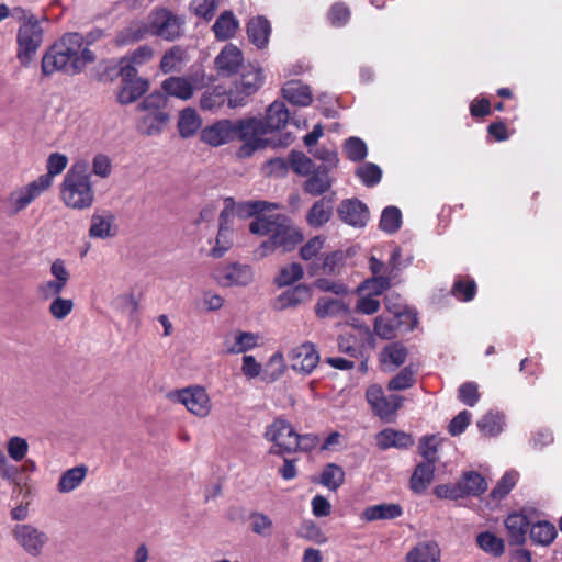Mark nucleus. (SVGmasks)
Returning <instances> with one entry per match:
<instances>
[{
  "label": "nucleus",
  "mask_w": 562,
  "mask_h": 562,
  "mask_svg": "<svg viewBox=\"0 0 562 562\" xmlns=\"http://www.w3.org/2000/svg\"><path fill=\"white\" fill-rule=\"evenodd\" d=\"M220 5V0H192L190 10L205 22L211 21Z\"/></svg>",
  "instance_id": "obj_57"
},
{
  "label": "nucleus",
  "mask_w": 562,
  "mask_h": 562,
  "mask_svg": "<svg viewBox=\"0 0 562 562\" xmlns=\"http://www.w3.org/2000/svg\"><path fill=\"white\" fill-rule=\"evenodd\" d=\"M355 175L366 187L372 188L380 183L382 169L376 164L364 162L356 169Z\"/></svg>",
  "instance_id": "obj_51"
},
{
  "label": "nucleus",
  "mask_w": 562,
  "mask_h": 562,
  "mask_svg": "<svg viewBox=\"0 0 562 562\" xmlns=\"http://www.w3.org/2000/svg\"><path fill=\"white\" fill-rule=\"evenodd\" d=\"M2 479L9 480L13 484V497H21V501L30 498L31 490L27 484V476L19 472L18 467L11 465L2 457Z\"/></svg>",
  "instance_id": "obj_25"
},
{
  "label": "nucleus",
  "mask_w": 562,
  "mask_h": 562,
  "mask_svg": "<svg viewBox=\"0 0 562 562\" xmlns=\"http://www.w3.org/2000/svg\"><path fill=\"white\" fill-rule=\"evenodd\" d=\"M282 95L290 103L299 106H307L313 101L312 91L301 80H289L283 85Z\"/></svg>",
  "instance_id": "obj_26"
},
{
  "label": "nucleus",
  "mask_w": 562,
  "mask_h": 562,
  "mask_svg": "<svg viewBox=\"0 0 562 562\" xmlns=\"http://www.w3.org/2000/svg\"><path fill=\"white\" fill-rule=\"evenodd\" d=\"M366 398L374 415L386 423L394 419L404 402V397L401 395H385L382 386L379 384H372L367 389Z\"/></svg>",
  "instance_id": "obj_7"
},
{
  "label": "nucleus",
  "mask_w": 562,
  "mask_h": 562,
  "mask_svg": "<svg viewBox=\"0 0 562 562\" xmlns=\"http://www.w3.org/2000/svg\"><path fill=\"white\" fill-rule=\"evenodd\" d=\"M337 214L345 224L358 228L364 227L370 217L367 204L357 198L342 200L337 207Z\"/></svg>",
  "instance_id": "obj_14"
},
{
  "label": "nucleus",
  "mask_w": 562,
  "mask_h": 562,
  "mask_svg": "<svg viewBox=\"0 0 562 562\" xmlns=\"http://www.w3.org/2000/svg\"><path fill=\"white\" fill-rule=\"evenodd\" d=\"M263 82V76L260 68L249 65L243 69L240 79L235 85L246 94H254Z\"/></svg>",
  "instance_id": "obj_37"
},
{
  "label": "nucleus",
  "mask_w": 562,
  "mask_h": 562,
  "mask_svg": "<svg viewBox=\"0 0 562 562\" xmlns=\"http://www.w3.org/2000/svg\"><path fill=\"white\" fill-rule=\"evenodd\" d=\"M278 205L273 203H269L266 201H247V202H240L235 203L234 202V215H237L239 217H250V216H265L262 213L271 210L277 209Z\"/></svg>",
  "instance_id": "obj_44"
},
{
  "label": "nucleus",
  "mask_w": 562,
  "mask_h": 562,
  "mask_svg": "<svg viewBox=\"0 0 562 562\" xmlns=\"http://www.w3.org/2000/svg\"><path fill=\"white\" fill-rule=\"evenodd\" d=\"M60 196L68 207L75 210L89 209L94 201L90 176L85 170L69 169L61 183Z\"/></svg>",
  "instance_id": "obj_5"
},
{
  "label": "nucleus",
  "mask_w": 562,
  "mask_h": 562,
  "mask_svg": "<svg viewBox=\"0 0 562 562\" xmlns=\"http://www.w3.org/2000/svg\"><path fill=\"white\" fill-rule=\"evenodd\" d=\"M345 481V472L340 465L328 463L322 474L319 483L330 491L338 490Z\"/></svg>",
  "instance_id": "obj_48"
},
{
  "label": "nucleus",
  "mask_w": 562,
  "mask_h": 562,
  "mask_svg": "<svg viewBox=\"0 0 562 562\" xmlns=\"http://www.w3.org/2000/svg\"><path fill=\"white\" fill-rule=\"evenodd\" d=\"M196 87L198 79L194 76H170L161 82V93L167 98L187 101L193 97Z\"/></svg>",
  "instance_id": "obj_16"
},
{
  "label": "nucleus",
  "mask_w": 562,
  "mask_h": 562,
  "mask_svg": "<svg viewBox=\"0 0 562 562\" xmlns=\"http://www.w3.org/2000/svg\"><path fill=\"white\" fill-rule=\"evenodd\" d=\"M261 128L257 117H245L236 121L224 119L204 127L201 132V139L213 147L238 139L243 144L236 151L237 157L248 158L255 151L266 148L269 143L268 139L258 138Z\"/></svg>",
  "instance_id": "obj_1"
},
{
  "label": "nucleus",
  "mask_w": 562,
  "mask_h": 562,
  "mask_svg": "<svg viewBox=\"0 0 562 562\" xmlns=\"http://www.w3.org/2000/svg\"><path fill=\"white\" fill-rule=\"evenodd\" d=\"M184 61L186 50L181 46L176 45L162 55L160 60V70L164 74L180 71Z\"/></svg>",
  "instance_id": "obj_40"
},
{
  "label": "nucleus",
  "mask_w": 562,
  "mask_h": 562,
  "mask_svg": "<svg viewBox=\"0 0 562 562\" xmlns=\"http://www.w3.org/2000/svg\"><path fill=\"white\" fill-rule=\"evenodd\" d=\"M150 33V24L147 25L142 21H133L126 27L121 30L116 37L115 43L119 46H125L136 43L145 38Z\"/></svg>",
  "instance_id": "obj_34"
},
{
  "label": "nucleus",
  "mask_w": 562,
  "mask_h": 562,
  "mask_svg": "<svg viewBox=\"0 0 562 562\" xmlns=\"http://www.w3.org/2000/svg\"><path fill=\"white\" fill-rule=\"evenodd\" d=\"M94 60V53L88 47H83V35L78 32H70L64 34L47 48L42 57L41 68L45 76L58 71L75 76Z\"/></svg>",
  "instance_id": "obj_2"
},
{
  "label": "nucleus",
  "mask_w": 562,
  "mask_h": 562,
  "mask_svg": "<svg viewBox=\"0 0 562 562\" xmlns=\"http://www.w3.org/2000/svg\"><path fill=\"white\" fill-rule=\"evenodd\" d=\"M290 120L289 110L282 101L272 102L266 112L265 120L257 119L261 124V132L258 134L259 139L273 131L283 128Z\"/></svg>",
  "instance_id": "obj_19"
},
{
  "label": "nucleus",
  "mask_w": 562,
  "mask_h": 562,
  "mask_svg": "<svg viewBox=\"0 0 562 562\" xmlns=\"http://www.w3.org/2000/svg\"><path fill=\"white\" fill-rule=\"evenodd\" d=\"M333 199L317 200L306 214V222L311 227H322L329 222L333 215Z\"/></svg>",
  "instance_id": "obj_31"
},
{
  "label": "nucleus",
  "mask_w": 562,
  "mask_h": 562,
  "mask_svg": "<svg viewBox=\"0 0 562 562\" xmlns=\"http://www.w3.org/2000/svg\"><path fill=\"white\" fill-rule=\"evenodd\" d=\"M15 14L20 23L16 57L22 66L27 67L43 43L44 30L36 15L27 14L23 10H16Z\"/></svg>",
  "instance_id": "obj_4"
},
{
  "label": "nucleus",
  "mask_w": 562,
  "mask_h": 562,
  "mask_svg": "<svg viewBox=\"0 0 562 562\" xmlns=\"http://www.w3.org/2000/svg\"><path fill=\"white\" fill-rule=\"evenodd\" d=\"M239 29V21L231 10L223 11L215 20L212 31L217 41L233 38Z\"/></svg>",
  "instance_id": "obj_28"
},
{
  "label": "nucleus",
  "mask_w": 562,
  "mask_h": 562,
  "mask_svg": "<svg viewBox=\"0 0 562 562\" xmlns=\"http://www.w3.org/2000/svg\"><path fill=\"white\" fill-rule=\"evenodd\" d=\"M243 60L241 50L233 44H227L215 57L214 65L222 76H232L238 71Z\"/></svg>",
  "instance_id": "obj_21"
},
{
  "label": "nucleus",
  "mask_w": 562,
  "mask_h": 562,
  "mask_svg": "<svg viewBox=\"0 0 562 562\" xmlns=\"http://www.w3.org/2000/svg\"><path fill=\"white\" fill-rule=\"evenodd\" d=\"M344 153L349 160L359 162L366 159L368 147L360 137L351 136L344 143Z\"/></svg>",
  "instance_id": "obj_54"
},
{
  "label": "nucleus",
  "mask_w": 562,
  "mask_h": 562,
  "mask_svg": "<svg viewBox=\"0 0 562 562\" xmlns=\"http://www.w3.org/2000/svg\"><path fill=\"white\" fill-rule=\"evenodd\" d=\"M149 89V81L145 78L122 81L116 100L120 104L126 105L135 102Z\"/></svg>",
  "instance_id": "obj_27"
},
{
  "label": "nucleus",
  "mask_w": 562,
  "mask_h": 562,
  "mask_svg": "<svg viewBox=\"0 0 562 562\" xmlns=\"http://www.w3.org/2000/svg\"><path fill=\"white\" fill-rule=\"evenodd\" d=\"M334 182L335 178L330 176L328 167L318 166L307 176L303 190L310 195L319 196L329 191Z\"/></svg>",
  "instance_id": "obj_20"
},
{
  "label": "nucleus",
  "mask_w": 562,
  "mask_h": 562,
  "mask_svg": "<svg viewBox=\"0 0 562 562\" xmlns=\"http://www.w3.org/2000/svg\"><path fill=\"white\" fill-rule=\"evenodd\" d=\"M451 293L460 301H472L476 293V283L472 279L458 278L452 285Z\"/></svg>",
  "instance_id": "obj_59"
},
{
  "label": "nucleus",
  "mask_w": 562,
  "mask_h": 562,
  "mask_svg": "<svg viewBox=\"0 0 562 562\" xmlns=\"http://www.w3.org/2000/svg\"><path fill=\"white\" fill-rule=\"evenodd\" d=\"M200 127L201 119L194 109L187 108L180 112L178 128L182 137L193 136Z\"/></svg>",
  "instance_id": "obj_43"
},
{
  "label": "nucleus",
  "mask_w": 562,
  "mask_h": 562,
  "mask_svg": "<svg viewBox=\"0 0 562 562\" xmlns=\"http://www.w3.org/2000/svg\"><path fill=\"white\" fill-rule=\"evenodd\" d=\"M347 311L345 302L339 299L321 297L315 305V314L319 318L339 316Z\"/></svg>",
  "instance_id": "obj_41"
},
{
  "label": "nucleus",
  "mask_w": 562,
  "mask_h": 562,
  "mask_svg": "<svg viewBox=\"0 0 562 562\" xmlns=\"http://www.w3.org/2000/svg\"><path fill=\"white\" fill-rule=\"evenodd\" d=\"M291 169L300 176H308L315 168L314 162L304 153L292 150L289 155Z\"/></svg>",
  "instance_id": "obj_58"
},
{
  "label": "nucleus",
  "mask_w": 562,
  "mask_h": 562,
  "mask_svg": "<svg viewBox=\"0 0 562 562\" xmlns=\"http://www.w3.org/2000/svg\"><path fill=\"white\" fill-rule=\"evenodd\" d=\"M418 449L426 462L436 463L438 461V440L435 435L420 438Z\"/></svg>",
  "instance_id": "obj_63"
},
{
  "label": "nucleus",
  "mask_w": 562,
  "mask_h": 562,
  "mask_svg": "<svg viewBox=\"0 0 562 562\" xmlns=\"http://www.w3.org/2000/svg\"><path fill=\"white\" fill-rule=\"evenodd\" d=\"M476 544L484 552L494 557H499L504 553V540L498 538L491 531H483L476 536Z\"/></svg>",
  "instance_id": "obj_46"
},
{
  "label": "nucleus",
  "mask_w": 562,
  "mask_h": 562,
  "mask_svg": "<svg viewBox=\"0 0 562 562\" xmlns=\"http://www.w3.org/2000/svg\"><path fill=\"white\" fill-rule=\"evenodd\" d=\"M401 224L402 213L398 207L390 205L382 211L379 227L383 232L387 234H394L400 229Z\"/></svg>",
  "instance_id": "obj_49"
},
{
  "label": "nucleus",
  "mask_w": 562,
  "mask_h": 562,
  "mask_svg": "<svg viewBox=\"0 0 562 562\" xmlns=\"http://www.w3.org/2000/svg\"><path fill=\"white\" fill-rule=\"evenodd\" d=\"M304 276V270L301 263L292 262L280 269L279 274L274 278V283L279 288H284L301 280Z\"/></svg>",
  "instance_id": "obj_50"
},
{
  "label": "nucleus",
  "mask_w": 562,
  "mask_h": 562,
  "mask_svg": "<svg viewBox=\"0 0 562 562\" xmlns=\"http://www.w3.org/2000/svg\"><path fill=\"white\" fill-rule=\"evenodd\" d=\"M226 102V91L224 88L217 86L212 90H206L200 100L202 110L215 111Z\"/></svg>",
  "instance_id": "obj_56"
},
{
  "label": "nucleus",
  "mask_w": 562,
  "mask_h": 562,
  "mask_svg": "<svg viewBox=\"0 0 562 562\" xmlns=\"http://www.w3.org/2000/svg\"><path fill=\"white\" fill-rule=\"evenodd\" d=\"M50 274L54 277V280L42 282L37 286V293L43 300L60 296V293L70 279V273L61 259L53 261L50 265Z\"/></svg>",
  "instance_id": "obj_11"
},
{
  "label": "nucleus",
  "mask_w": 562,
  "mask_h": 562,
  "mask_svg": "<svg viewBox=\"0 0 562 562\" xmlns=\"http://www.w3.org/2000/svg\"><path fill=\"white\" fill-rule=\"evenodd\" d=\"M113 221L114 217L112 214H93L89 229L90 237L104 239L114 236L112 232Z\"/></svg>",
  "instance_id": "obj_45"
},
{
  "label": "nucleus",
  "mask_w": 562,
  "mask_h": 562,
  "mask_svg": "<svg viewBox=\"0 0 562 562\" xmlns=\"http://www.w3.org/2000/svg\"><path fill=\"white\" fill-rule=\"evenodd\" d=\"M176 398L189 412L199 417H205L211 412V402L203 387L195 386L180 390L177 392Z\"/></svg>",
  "instance_id": "obj_15"
},
{
  "label": "nucleus",
  "mask_w": 562,
  "mask_h": 562,
  "mask_svg": "<svg viewBox=\"0 0 562 562\" xmlns=\"http://www.w3.org/2000/svg\"><path fill=\"white\" fill-rule=\"evenodd\" d=\"M45 191L32 181L29 184L21 187L9 194L4 203V212L9 216H14L19 212L25 210L35 199L42 195Z\"/></svg>",
  "instance_id": "obj_12"
},
{
  "label": "nucleus",
  "mask_w": 562,
  "mask_h": 562,
  "mask_svg": "<svg viewBox=\"0 0 562 562\" xmlns=\"http://www.w3.org/2000/svg\"><path fill=\"white\" fill-rule=\"evenodd\" d=\"M265 438L271 441L273 446L269 449V454L283 457L293 452V439L295 430L291 424L283 418H276L266 427Z\"/></svg>",
  "instance_id": "obj_9"
},
{
  "label": "nucleus",
  "mask_w": 562,
  "mask_h": 562,
  "mask_svg": "<svg viewBox=\"0 0 562 562\" xmlns=\"http://www.w3.org/2000/svg\"><path fill=\"white\" fill-rule=\"evenodd\" d=\"M462 490L468 495L479 496L487 490V483L485 479L475 471L464 473L460 480Z\"/></svg>",
  "instance_id": "obj_47"
},
{
  "label": "nucleus",
  "mask_w": 562,
  "mask_h": 562,
  "mask_svg": "<svg viewBox=\"0 0 562 562\" xmlns=\"http://www.w3.org/2000/svg\"><path fill=\"white\" fill-rule=\"evenodd\" d=\"M167 97L159 92H153L147 95L138 105L137 110L145 112L139 122V130L148 136L159 134L169 121V115L165 111Z\"/></svg>",
  "instance_id": "obj_6"
},
{
  "label": "nucleus",
  "mask_w": 562,
  "mask_h": 562,
  "mask_svg": "<svg viewBox=\"0 0 562 562\" xmlns=\"http://www.w3.org/2000/svg\"><path fill=\"white\" fill-rule=\"evenodd\" d=\"M247 36L257 48L262 49L269 43L271 24L263 15L251 18L246 26Z\"/></svg>",
  "instance_id": "obj_23"
},
{
  "label": "nucleus",
  "mask_w": 562,
  "mask_h": 562,
  "mask_svg": "<svg viewBox=\"0 0 562 562\" xmlns=\"http://www.w3.org/2000/svg\"><path fill=\"white\" fill-rule=\"evenodd\" d=\"M435 464L436 463L424 461L416 465L409 482L411 488L415 493H423L431 483L435 473Z\"/></svg>",
  "instance_id": "obj_38"
},
{
  "label": "nucleus",
  "mask_w": 562,
  "mask_h": 562,
  "mask_svg": "<svg viewBox=\"0 0 562 562\" xmlns=\"http://www.w3.org/2000/svg\"><path fill=\"white\" fill-rule=\"evenodd\" d=\"M326 238L324 236H314L308 239L299 251L300 258L304 261H319L321 252L325 247Z\"/></svg>",
  "instance_id": "obj_52"
},
{
  "label": "nucleus",
  "mask_w": 562,
  "mask_h": 562,
  "mask_svg": "<svg viewBox=\"0 0 562 562\" xmlns=\"http://www.w3.org/2000/svg\"><path fill=\"white\" fill-rule=\"evenodd\" d=\"M88 468L83 464L66 470L59 477L57 491L59 493H70L79 487L85 481Z\"/></svg>",
  "instance_id": "obj_33"
},
{
  "label": "nucleus",
  "mask_w": 562,
  "mask_h": 562,
  "mask_svg": "<svg viewBox=\"0 0 562 562\" xmlns=\"http://www.w3.org/2000/svg\"><path fill=\"white\" fill-rule=\"evenodd\" d=\"M407 562H440V549L434 541L417 543L407 554Z\"/></svg>",
  "instance_id": "obj_36"
},
{
  "label": "nucleus",
  "mask_w": 562,
  "mask_h": 562,
  "mask_svg": "<svg viewBox=\"0 0 562 562\" xmlns=\"http://www.w3.org/2000/svg\"><path fill=\"white\" fill-rule=\"evenodd\" d=\"M149 23L151 35L172 42L182 35L186 21L167 9H159L151 13Z\"/></svg>",
  "instance_id": "obj_8"
},
{
  "label": "nucleus",
  "mask_w": 562,
  "mask_h": 562,
  "mask_svg": "<svg viewBox=\"0 0 562 562\" xmlns=\"http://www.w3.org/2000/svg\"><path fill=\"white\" fill-rule=\"evenodd\" d=\"M214 277L222 286H246L252 281L254 273L250 266L234 262L216 269Z\"/></svg>",
  "instance_id": "obj_13"
},
{
  "label": "nucleus",
  "mask_w": 562,
  "mask_h": 562,
  "mask_svg": "<svg viewBox=\"0 0 562 562\" xmlns=\"http://www.w3.org/2000/svg\"><path fill=\"white\" fill-rule=\"evenodd\" d=\"M259 336L249 331H238L234 344L227 348L228 353H245L258 346Z\"/></svg>",
  "instance_id": "obj_53"
},
{
  "label": "nucleus",
  "mask_w": 562,
  "mask_h": 562,
  "mask_svg": "<svg viewBox=\"0 0 562 562\" xmlns=\"http://www.w3.org/2000/svg\"><path fill=\"white\" fill-rule=\"evenodd\" d=\"M403 515V508L398 504L381 503L368 506L361 514L366 521L395 519Z\"/></svg>",
  "instance_id": "obj_30"
},
{
  "label": "nucleus",
  "mask_w": 562,
  "mask_h": 562,
  "mask_svg": "<svg viewBox=\"0 0 562 562\" xmlns=\"http://www.w3.org/2000/svg\"><path fill=\"white\" fill-rule=\"evenodd\" d=\"M530 521L522 513H512L505 519V527L508 531L512 544H522L526 541L527 531L530 530Z\"/></svg>",
  "instance_id": "obj_24"
},
{
  "label": "nucleus",
  "mask_w": 562,
  "mask_h": 562,
  "mask_svg": "<svg viewBox=\"0 0 562 562\" xmlns=\"http://www.w3.org/2000/svg\"><path fill=\"white\" fill-rule=\"evenodd\" d=\"M7 452L10 459L15 462H21L24 460L29 452V443L26 439L13 436L9 438L7 442Z\"/></svg>",
  "instance_id": "obj_60"
},
{
  "label": "nucleus",
  "mask_w": 562,
  "mask_h": 562,
  "mask_svg": "<svg viewBox=\"0 0 562 562\" xmlns=\"http://www.w3.org/2000/svg\"><path fill=\"white\" fill-rule=\"evenodd\" d=\"M312 297V290L306 284H297L284 292L277 297V304L279 310H286L290 307H296L300 304L308 302Z\"/></svg>",
  "instance_id": "obj_29"
},
{
  "label": "nucleus",
  "mask_w": 562,
  "mask_h": 562,
  "mask_svg": "<svg viewBox=\"0 0 562 562\" xmlns=\"http://www.w3.org/2000/svg\"><path fill=\"white\" fill-rule=\"evenodd\" d=\"M13 536L19 546L32 557L41 555L48 542V535L30 524L16 525Z\"/></svg>",
  "instance_id": "obj_10"
},
{
  "label": "nucleus",
  "mask_w": 562,
  "mask_h": 562,
  "mask_svg": "<svg viewBox=\"0 0 562 562\" xmlns=\"http://www.w3.org/2000/svg\"><path fill=\"white\" fill-rule=\"evenodd\" d=\"M289 358L291 360V368L303 374H310L319 361V355L311 342H304L293 348L289 353Z\"/></svg>",
  "instance_id": "obj_17"
},
{
  "label": "nucleus",
  "mask_w": 562,
  "mask_h": 562,
  "mask_svg": "<svg viewBox=\"0 0 562 562\" xmlns=\"http://www.w3.org/2000/svg\"><path fill=\"white\" fill-rule=\"evenodd\" d=\"M398 330L393 316L391 318L378 316L374 321V333L382 339L394 338Z\"/></svg>",
  "instance_id": "obj_64"
},
{
  "label": "nucleus",
  "mask_w": 562,
  "mask_h": 562,
  "mask_svg": "<svg viewBox=\"0 0 562 562\" xmlns=\"http://www.w3.org/2000/svg\"><path fill=\"white\" fill-rule=\"evenodd\" d=\"M557 535L555 526L547 520H541L530 526V539L535 544L549 546L553 542Z\"/></svg>",
  "instance_id": "obj_39"
},
{
  "label": "nucleus",
  "mask_w": 562,
  "mask_h": 562,
  "mask_svg": "<svg viewBox=\"0 0 562 562\" xmlns=\"http://www.w3.org/2000/svg\"><path fill=\"white\" fill-rule=\"evenodd\" d=\"M518 474L515 471L506 472L491 492L493 499H502L513 490L517 482Z\"/></svg>",
  "instance_id": "obj_61"
},
{
  "label": "nucleus",
  "mask_w": 562,
  "mask_h": 562,
  "mask_svg": "<svg viewBox=\"0 0 562 562\" xmlns=\"http://www.w3.org/2000/svg\"><path fill=\"white\" fill-rule=\"evenodd\" d=\"M346 254L342 250H335L322 255L319 261H312L307 265L308 276L315 277L319 273L338 276L346 263Z\"/></svg>",
  "instance_id": "obj_18"
},
{
  "label": "nucleus",
  "mask_w": 562,
  "mask_h": 562,
  "mask_svg": "<svg viewBox=\"0 0 562 562\" xmlns=\"http://www.w3.org/2000/svg\"><path fill=\"white\" fill-rule=\"evenodd\" d=\"M416 371L412 366L404 367L389 383L390 391H404L412 387L416 382Z\"/></svg>",
  "instance_id": "obj_55"
},
{
  "label": "nucleus",
  "mask_w": 562,
  "mask_h": 562,
  "mask_svg": "<svg viewBox=\"0 0 562 562\" xmlns=\"http://www.w3.org/2000/svg\"><path fill=\"white\" fill-rule=\"evenodd\" d=\"M249 231L255 235L269 236L259 247L261 257L277 249L283 252L292 251L304 240L301 229L294 226L292 220L284 214L258 216L249 224Z\"/></svg>",
  "instance_id": "obj_3"
},
{
  "label": "nucleus",
  "mask_w": 562,
  "mask_h": 562,
  "mask_svg": "<svg viewBox=\"0 0 562 562\" xmlns=\"http://www.w3.org/2000/svg\"><path fill=\"white\" fill-rule=\"evenodd\" d=\"M504 424L503 414L488 412L477 420L476 426L483 435L494 437L503 431Z\"/></svg>",
  "instance_id": "obj_42"
},
{
  "label": "nucleus",
  "mask_w": 562,
  "mask_h": 562,
  "mask_svg": "<svg viewBox=\"0 0 562 562\" xmlns=\"http://www.w3.org/2000/svg\"><path fill=\"white\" fill-rule=\"evenodd\" d=\"M233 229L218 228L215 246L211 249V256L221 258L233 245Z\"/></svg>",
  "instance_id": "obj_62"
},
{
  "label": "nucleus",
  "mask_w": 562,
  "mask_h": 562,
  "mask_svg": "<svg viewBox=\"0 0 562 562\" xmlns=\"http://www.w3.org/2000/svg\"><path fill=\"white\" fill-rule=\"evenodd\" d=\"M375 442L380 450L408 449L414 445V439L405 431L385 428L375 435Z\"/></svg>",
  "instance_id": "obj_22"
},
{
  "label": "nucleus",
  "mask_w": 562,
  "mask_h": 562,
  "mask_svg": "<svg viewBox=\"0 0 562 562\" xmlns=\"http://www.w3.org/2000/svg\"><path fill=\"white\" fill-rule=\"evenodd\" d=\"M67 156L54 153L47 158V172L35 179L36 183L44 190H48L53 183V178L64 171L67 167Z\"/></svg>",
  "instance_id": "obj_32"
},
{
  "label": "nucleus",
  "mask_w": 562,
  "mask_h": 562,
  "mask_svg": "<svg viewBox=\"0 0 562 562\" xmlns=\"http://www.w3.org/2000/svg\"><path fill=\"white\" fill-rule=\"evenodd\" d=\"M385 307L392 314L398 331L413 330L417 324V318L413 311L405 305L391 306V297L385 296Z\"/></svg>",
  "instance_id": "obj_35"
}]
</instances>
